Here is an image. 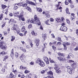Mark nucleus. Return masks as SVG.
Masks as SVG:
<instances>
[{
  "instance_id": "obj_1",
  "label": "nucleus",
  "mask_w": 78,
  "mask_h": 78,
  "mask_svg": "<svg viewBox=\"0 0 78 78\" xmlns=\"http://www.w3.org/2000/svg\"><path fill=\"white\" fill-rule=\"evenodd\" d=\"M53 72L51 71H50L48 72H47L48 75H51L50 76H48L47 77H44L43 78H53Z\"/></svg>"
},
{
  "instance_id": "obj_2",
  "label": "nucleus",
  "mask_w": 78,
  "mask_h": 78,
  "mask_svg": "<svg viewBox=\"0 0 78 78\" xmlns=\"http://www.w3.org/2000/svg\"><path fill=\"white\" fill-rule=\"evenodd\" d=\"M54 69L56 70V72L57 73H61V70H59L58 66L57 65L55 64V66Z\"/></svg>"
},
{
  "instance_id": "obj_3",
  "label": "nucleus",
  "mask_w": 78,
  "mask_h": 78,
  "mask_svg": "<svg viewBox=\"0 0 78 78\" xmlns=\"http://www.w3.org/2000/svg\"><path fill=\"white\" fill-rule=\"evenodd\" d=\"M3 42H0V48H1V49H3V50H5V49H6V48H7V47H6V46H4L3 45Z\"/></svg>"
},
{
  "instance_id": "obj_4",
  "label": "nucleus",
  "mask_w": 78,
  "mask_h": 78,
  "mask_svg": "<svg viewBox=\"0 0 78 78\" xmlns=\"http://www.w3.org/2000/svg\"><path fill=\"white\" fill-rule=\"evenodd\" d=\"M60 30L62 31H66L67 30V28L65 26H62L60 28Z\"/></svg>"
},
{
  "instance_id": "obj_5",
  "label": "nucleus",
  "mask_w": 78,
  "mask_h": 78,
  "mask_svg": "<svg viewBox=\"0 0 78 78\" xmlns=\"http://www.w3.org/2000/svg\"><path fill=\"white\" fill-rule=\"evenodd\" d=\"M67 71L70 75H72L73 73V71L71 67H69V68H68Z\"/></svg>"
},
{
  "instance_id": "obj_6",
  "label": "nucleus",
  "mask_w": 78,
  "mask_h": 78,
  "mask_svg": "<svg viewBox=\"0 0 78 78\" xmlns=\"http://www.w3.org/2000/svg\"><path fill=\"white\" fill-rule=\"evenodd\" d=\"M23 13L21 12L20 14V15L18 16V17L20 19H21V20H22V21H25V18L23 17Z\"/></svg>"
},
{
  "instance_id": "obj_7",
  "label": "nucleus",
  "mask_w": 78,
  "mask_h": 78,
  "mask_svg": "<svg viewBox=\"0 0 78 78\" xmlns=\"http://www.w3.org/2000/svg\"><path fill=\"white\" fill-rule=\"evenodd\" d=\"M57 58L60 61H67V59L65 58H62L61 57H58Z\"/></svg>"
},
{
  "instance_id": "obj_8",
  "label": "nucleus",
  "mask_w": 78,
  "mask_h": 78,
  "mask_svg": "<svg viewBox=\"0 0 78 78\" xmlns=\"http://www.w3.org/2000/svg\"><path fill=\"white\" fill-rule=\"evenodd\" d=\"M44 60V61L47 64H49V62L48 61V59L47 56L44 57L43 58Z\"/></svg>"
},
{
  "instance_id": "obj_9",
  "label": "nucleus",
  "mask_w": 78,
  "mask_h": 78,
  "mask_svg": "<svg viewBox=\"0 0 78 78\" xmlns=\"http://www.w3.org/2000/svg\"><path fill=\"white\" fill-rule=\"evenodd\" d=\"M35 16H34L35 23V24H37V22H39L40 20H39V19H38V18H37L36 17V15H35Z\"/></svg>"
},
{
  "instance_id": "obj_10",
  "label": "nucleus",
  "mask_w": 78,
  "mask_h": 78,
  "mask_svg": "<svg viewBox=\"0 0 78 78\" xmlns=\"http://www.w3.org/2000/svg\"><path fill=\"white\" fill-rule=\"evenodd\" d=\"M28 22V23H35V22L34 21V19H32L30 20H27Z\"/></svg>"
},
{
  "instance_id": "obj_11",
  "label": "nucleus",
  "mask_w": 78,
  "mask_h": 78,
  "mask_svg": "<svg viewBox=\"0 0 78 78\" xmlns=\"http://www.w3.org/2000/svg\"><path fill=\"white\" fill-rule=\"evenodd\" d=\"M40 41L39 39H37L35 40V43L36 44V45L37 46V47L39 46V41Z\"/></svg>"
},
{
  "instance_id": "obj_12",
  "label": "nucleus",
  "mask_w": 78,
  "mask_h": 78,
  "mask_svg": "<svg viewBox=\"0 0 78 78\" xmlns=\"http://www.w3.org/2000/svg\"><path fill=\"white\" fill-rule=\"evenodd\" d=\"M70 56H71L72 58H74L75 57V56L73 55L72 54V53H70L69 55H68V57H67V58H70Z\"/></svg>"
},
{
  "instance_id": "obj_13",
  "label": "nucleus",
  "mask_w": 78,
  "mask_h": 78,
  "mask_svg": "<svg viewBox=\"0 0 78 78\" xmlns=\"http://www.w3.org/2000/svg\"><path fill=\"white\" fill-rule=\"evenodd\" d=\"M56 40L58 41H60L61 42H62V41L61 40V38L59 37H57L56 38Z\"/></svg>"
},
{
  "instance_id": "obj_14",
  "label": "nucleus",
  "mask_w": 78,
  "mask_h": 78,
  "mask_svg": "<svg viewBox=\"0 0 78 78\" xmlns=\"http://www.w3.org/2000/svg\"><path fill=\"white\" fill-rule=\"evenodd\" d=\"M10 56L11 57H12L14 56V49H12L10 54Z\"/></svg>"
},
{
  "instance_id": "obj_15",
  "label": "nucleus",
  "mask_w": 78,
  "mask_h": 78,
  "mask_svg": "<svg viewBox=\"0 0 78 78\" xmlns=\"http://www.w3.org/2000/svg\"><path fill=\"white\" fill-rule=\"evenodd\" d=\"M10 78H15L16 77V76L12 74V73H10Z\"/></svg>"
},
{
  "instance_id": "obj_16",
  "label": "nucleus",
  "mask_w": 78,
  "mask_h": 78,
  "mask_svg": "<svg viewBox=\"0 0 78 78\" xmlns=\"http://www.w3.org/2000/svg\"><path fill=\"white\" fill-rule=\"evenodd\" d=\"M5 68H2V69L1 70V71H0V73L1 74L3 73H5Z\"/></svg>"
},
{
  "instance_id": "obj_17",
  "label": "nucleus",
  "mask_w": 78,
  "mask_h": 78,
  "mask_svg": "<svg viewBox=\"0 0 78 78\" xmlns=\"http://www.w3.org/2000/svg\"><path fill=\"white\" fill-rule=\"evenodd\" d=\"M37 9L38 12H41L42 11V9L40 8H37Z\"/></svg>"
},
{
  "instance_id": "obj_18",
  "label": "nucleus",
  "mask_w": 78,
  "mask_h": 78,
  "mask_svg": "<svg viewBox=\"0 0 78 78\" xmlns=\"http://www.w3.org/2000/svg\"><path fill=\"white\" fill-rule=\"evenodd\" d=\"M23 4H24V2H20L19 4H16V5H18L20 6H23Z\"/></svg>"
},
{
  "instance_id": "obj_19",
  "label": "nucleus",
  "mask_w": 78,
  "mask_h": 78,
  "mask_svg": "<svg viewBox=\"0 0 78 78\" xmlns=\"http://www.w3.org/2000/svg\"><path fill=\"white\" fill-rule=\"evenodd\" d=\"M21 30L22 32H24V31H25V26L23 27Z\"/></svg>"
},
{
  "instance_id": "obj_20",
  "label": "nucleus",
  "mask_w": 78,
  "mask_h": 78,
  "mask_svg": "<svg viewBox=\"0 0 78 78\" xmlns=\"http://www.w3.org/2000/svg\"><path fill=\"white\" fill-rule=\"evenodd\" d=\"M26 8L30 12H31V9L30 7L27 6L26 7Z\"/></svg>"
},
{
  "instance_id": "obj_21",
  "label": "nucleus",
  "mask_w": 78,
  "mask_h": 78,
  "mask_svg": "<svg viewBox=\"0 0 78 78\" xmlns=\"http://www.w3.org/2000/svg\"><path fill=\"white\" fill-rule=\"evenodd\" d=\"M58 55L61 58V57H64V54L62 53H58Z\"/></svg>"
},
{
  "instance_id": "obj_22",
  "label": "nucleus",
  "mask_w": 78,
  "mask_h": 78,
  "mask_svg": "<svg viewBox=\"0 0 78 78\" xmlns=\"http://www.w3.org/2000/svg\"><path fill=\"white\" fill-rule=\"evenodd\" d=\"M31 34H32V35H33V36H36L37 35V33H35V32H34V31H32L31 32Z\"/></svg>"
},
{
  "instance_id": "obj_23",
  "label": "nucleus",
  "mask_w": 78,
  "mask_h": 78,
  "mask_svg": "<svg viewBox=\"0 0 78 78\" xmlns=\"http://www.w3.org/2000/svg\"><path fill=\"white\" fill-rule=\"evenodd\" d=\"M59 4H58V5H57L56 6H57V8L56 9V10H58V9H62V7H60L59 8Z\"/></svg>"
},
{
  "instance_id": "obj_24",
  "label": "nucleus",
  "mask_w": 78,
  "mask_h": 78,
  "mask_svg": "<svg viewBox=\"0 0 78 78\" xmlns=\"http://www.w3.org/2000/svg\"><path fill=\"white\" fill-rule=\"evenodd\" d=\"M43 38L44 39V40H45L47 39V34H44L43 35Z\"/></svg>"
},
{
  "instance_id": "obj_25",
  "label": "nucleus",
  "mask_w": 78,
  "mask_h": 78,
  "mask_svg": "<svg viewBox=\"0 0 78 78\" xmlns=\"http://www.w3.org/2000/svg\"><path fill=\"white\" fill-rule=\"evenodd\" d=\"M42 61L41 60V59L40 58H38L37 60L36 61V63L37 64L41 62V61Z\"/></svg>"
},
{
  "instance_id": "obj_26",
  "label": "nucleus",
  "mask_w": 78,
  "mask_h": 78,
  "mask_svg": "<svg viewBox=\"0 0 78 78\" xmlns=\"http://www.w3.org/2000/svg\"><path fill=\"white\" fill-rule=\"evenodd\" d=\"M66 13H67L68 14H70V13L69 12V10L68 8H66Z\"/></svg>"
},
{
  "instance_id": "obj_27",
  "label": "nucleus",
  "mask_w": 78,
  "mask_h": 78,
  "mask_svg": "<svg viewBox=\"0 0 78 78\" xmlns=\"http://www.w3.org/2000/svg\"><path fill=\"white\" fill-rule=\"evenodd\" d=\"M55 20L57 22H59L61 21V19L59 18H57L55 19Z\"/></svg>"
},
{
  "instance_id": "obj_28",
  "label": "nucleus",
  "mask_w": 78,
  "mask_h": 78,
  "mask_svg": "<svg viewBox=\"0 0 78 78\" xmlns=\"http://www.w3.org/2000/svg\"><path fill=\"white\" fill-rule=\"evenodd\" d=\"M16 24L14 25V27L12 28V30H16Z\"/></svg>"
},
{
  "instance_id": "obj_29",
  "label": "nucleus",
  "mask_w": 78,
  "mask_h": 78,
  "mask_svg": "<svg viewBox=\"0 0 78 78\" xmlns=\"http://www.w3.org/2000/svg\"><path fill=\"white\" fill-rule=\"evenodd\" d=\"M10 20L12 22H13V23H16V21L14 20L13 19H10Z\"/></svg>"
},
{
  "instance_id": "obj_30",
  "label": "nucleus",
  "mask_w": 78,
  "mask_h": 78,
  "mask_svg": "<svg viewBox=\"0 0 78 78\" xmlns=\"http://www.w3.org/2000/svg\"><path fill=\"white\" fill-rule=\"evenodd\" d=\"M24 56H25V55H24V54H23L22 55H21L20 56V59H22V58H24Z\"/></svg>"
},
{
  "instance_id": "obj_31",
  "label": "nucleus",
  "mask_w": 78,
  "mask_h": 78,
  "mask_svg": "<svg viewBox=\"0 0 78 78\" xmlns=\"http://www.w3.org/2000/svg\"><path fill=\"white\" fill-rule=\"evenodd\" d=\"M11 37V41H14L15 40V37L14 36H12Z\"/></svg>"
},
{
  "instance_id": "obj_32",
  "label": "nucleus",
  "mask_w": 78,
  "mask_h": 78,
  "mask_svg": "<svg viewBox=\"0 0 78 78\" xmlns=\"http://www.w3.org/2000/svg\"><path fill=\"white\" fill-rule=\"evenodd\" d=\"M23 69H26V67H25L24 66H20V69L21 70H23Z\"/></svg>"
},
{
  "instance_id": "obj_33",
  "label": "nucleus",
  "mask_w": 78,
  "mask_h": 78,
  "mask_svg": "<svg viewBox=\"0 0 78 78\" xmlns=\"http://www.w3.org/2000/svg\"><path fill=\"white\" fill-rule=\"evenodd\" d=\"M43 45L44 46V47H43V49H42V50L43 51H44V50H45V47H46V46H45V44H44Z\"/></svg>"
},
{
  "instance_id": "obj_34",
  "label": "nucleus",
  "mask_w": 78,
  "mask_h": 78,
  "mask_svg": "<svg viewBox=\"0 0 78 78\" xmlns=\"http://www.w3.org/2000/svg\"><path fill=\"white\" fill-rule=\"evenodd\" d=\"M8 58V56H5V57H4V59L3 60V61H6V59Z\"/></svg>"
},
{
  "instance_id": "obj_35",
  "label": "nucleus",
  "mask_w": 78,
  "mask_h": 78,
  "mask_svg": "<svg viewBox=\"0 0 78 78\" xmlns=\"http://www.w3.org/2000/svg\"><path fill=\"white\" fill-rule=\"evenodd\" d=\"M63 45L64 46V49L65 50L67 49V48L66 47V44H65L63 43Z\"/></svg>"
},
{
  "instance_id": "obj_36",
  "label": "nucleus",
  "mask_w": 78,
  "mask_h": 78,
  "mask_svg": "<svg viewBox=\"0 0 78 78\" xmlns=\"http://www.w3.org/2000/svg\"><path fill=\"white\" fill-rule=\"evenodd\" d=\"M30 4L31 5H34V6H36V4L34 3L33 2H30Z\"/></svg>"
},
{
  "instance_id": "obj_37",
  "label": "nucleus",
  "mask_w": 78,
  "mask_h": 78,
  "mask_svg": "<svg viewBox=\"0 0 78 78\" xmlns=\"http://www.w3.org/2000/svg\"><path fill=\"white\" fill-rule=\"evenodd\" d=\"M5 54H6V53L5 51H2L1 53H0V55H5Z\"/></svg>"
},
{
  "instance_id": "obj_38",
  "label": "nucleus",
  "mask_w": 78,
  "mask_h": 78,
  "mask_svg": "<svg viewBox=\"0 0 78 78\" xmlns=\"http://www.w3.org/2000/svg\"><path fill=\"white\" fill-rule=\"evenodd\" d=\"M40 66H41V67H44V66H45V64H44V62H42V64H41Z\"/></svg>"
},
{
  "instance_id": "obj_39",
  "label": "nucleus",
  "mask_w": 78,
  "mask_h": 78,
  "mask_svg": "<svg viewBox=\"0 0 78 78\" xmlns=\"http://www.w3.org/2000/svg\"><path fill=\"white\" fill-rule=\"evenodd\" d=\"M73 50L74 51H78V47L77 46L75 48L73 49Z\"/></svg>"
},
{
  "instance_id": "obj_40",
  "label": "nucleus",
  "mask_w": 78,
  "mask_h": 78,
  "mask_svg": "<svg viewBox=\"0 0 78 78\" xmlns=\"http://www.w3.org/2000/svg\"><path fill=\"white\" fill-rule=\"evenodd\" d=\"M48 22H49V20H47L45 22V23L46 25H50V24H48Z\"/></svg>"
},
{
  "instance_id": "obj_41",
  "label": "nucleus",
  "mask_w": 78,
  "mask_h": 78,
  "mask_svg": "<svg viewBox=\"0 0 78 78\" xmlns=\"http://www.w3.org/2000/svg\"><path fill=\"white\" fill-rule=\"evenodd\" d=\"M15 55L16 58H17L19 56V54H18V53L16 52L15 53Z\"/></svg>"
},
{
  "instance_id": "obj_42",
  "label": "nucleus",
  "mask_w": 78,
  "mask_h": 78,
  "mask_svg": "<svg viewBox=\"0 0 78 78\" xmlns=\"http://www.w3.org/2000/svg\"><path fill=\"white\" fill-rule=\"evenodd\" d=\"M2 8H3V9H5V8H6L7 6L5 5H2Z\"/></svg>"
},
{
  "instance_id": "obj_43",
  "label": "nucleus",
  "mask_w": 78,
  "mask_h": 78,
  "mask_svg": "<svg viewBox=\"0 0 78 78\" xmlns=\"http://www.w3.org/2000/svg\"><path fill=\"white\" fill-rule=\"evenodd\" d=\"M28 28L29 29H30V28H32V25L31 24H29L28 26Z\"/></svg>"
},
{
  "instance_id": "obj_44",
  "label": "nucleus",
  "mask_w": 78,
  "mask_h": 78,
  "mask_svg": "<svg viewBox=\"0 0 78 78\" xmlns=\"http://www.w3.org/2000/svg\"><path fill=\"white\" fill-rule=\"evenodd\" d=\"M17 8H18V6H17L16 5H15L14 6V9H15V10H16V9H17Z\"/></svg>"
},
{
  "instance_id": "obj_45",
  "label": "nucleus",
  "mask_w": 78,
  "mask_h": 78,
  "mask_svg": "<svg viewBox=\"0 0 78 78\" xmlns=\"http://www.w3.org/2000/svg\"><path fill=\"white\" fill-rule=\"evenodd\" d=\"M26 3H28V4H30V2H30L28 0H26Z\"/></svg>"
},
{
  "instance_id": "obj_46",
  "label": "nucleus",
  "mask_w": 78,
  "mask_h": 78,
  "mask_svg": "<svg viewBox=\"0 0 78 78\" xmlns=\"http://www.w3.org/2000/svg\"><path fill=\"white\" fill-rule=\"evenodd\" d=\"M65 44L66 45H69L70 44V43L69 42H67V43H66V44Z\"/></svg>"
},
{
  "instance_id": "obj_47",
  "label": "nucleus",
  "mask_w": 78,
  "mask_h": 78,
  "mask_svg": "<svg viewBox=\"0 0 78 78\" xmlns=\"http://www.w3.org/2000/svg\"><path fill=\"white\" fill-rule=\"evenodd\" d=\"M72 65L73 66H72V67L73 68V67L74 68L75 67V66H76V64L75 63H73Z\"/></svg>"
},
{
  "instance_id": "obj_48",
  "label": "nucleus",
  "mask_w": 78,
  "mask_h": 78,
  "mask_svg": "<svg viewBox=\"0 0 78 78\" xmlns=\"http://www.w3.org/2000/svg\"><path fill=\"white\" fill-rule=\"evenodd\" d=\"M49 61H50V62H51V63L54 62V61H53V60H51V58H49Z\"/></svg>"
},
{
  "instance_id": "obj_49",
  "label": "nucleus",
  "mask_w": 78,
  "mask_h": 78,
  "mask_svg": "<svg viewBox=\"0 0 78 78\" xmlns=\"http://www.w3.org/2000/svg\"><path fill=\"white\" fill-rule=\"evenodd\" d=\"M75 18V17H73V16H71V19L72 20H74V19Z\"/></svg>"
},
{
  "instance_id": "obj_50",
  "label": "nucleus",
  "mask_w": 78,
  "mask_h": 78,
  "mask_svg": "<svg viewBox=\"0 0 78 78\" xmlns=\"http://www.w3.org/2000/svg\"><path fill=\"white\" fill-rule=\"evenodd\" d=\"M45 72V70H43L41 72V73H42V74H43V73H44Z\"/></svg>"
},
{
  "instance_id": "obj_51",
  "label": "nucleus",
  "mask_w": 78,
  "mask_h": 78,
  "mask_svg": "<svg viewBox=\"0 0 78 78\" xmlns=\"http://www.w3.org/2000/svg\"><path fill=\"white\" fill-rule=\"evenodd\" d=\"M46 16L47 17L49 18L50 17V15H49L48 14H46Z\"/></svg>"
},
{
  "instance_id": "obj_52",
  "label": "nucleus",
  "mask_w": 78,
  "mask_h": 78,
  "mask_svg": "<svg viewBox=\"0 0 78 78\" xmlns=\"http://www.w3.org/2000/svg\"><path fill=\"white\" fill-rule=\"evenodd\" d=\"M68 4H69V2H67V0H66L65 1V4L66 5H68Z\"/></svg>"
},
{
  "instance_id": "obj_53",
  "label": "nucleus",
  "mask_w": 78,
  "mask_h": 78,
  "mask_svg": "<svg viewBox=\"0 0 78 78\" xmlns=\"http://www.w3.org/2000/svg\"><path fill=\"white\" fill-rule=\"evenodd\" d=\"M22 51H23V52H24V53H25V52H26V50L25 49L23 48Z\"/></svg>"
},
{
  "instance_id": "obj_54",
  "label": "nucleus",
  "mask_w": 78,
  "mask_h": 78,
  "mask_svg": "<svg viewBox=\"0 0 78 78\" xmlns=\"http://www.w3.org/2000/svg\"><path fill=\"white\" fill-rule=\"evenodd\" d=\"M69 63L74 62V61H73L72 60H69Z\"/></svg>"
},
{
  "instance_id": "obj_55",
  "label": "nucleus",
  "mask_w": 78,
  "mask_h": 78,
  "mask_svg": "<svg viewBox=\"0 0 78 78\" xmlns=\"http://www.w3.org/2000/svg\"><path fill=\"white\" fill-rule=\"evenodd\" d=\"M52 48L55 51V50H56V47L55 46H52Z\"/></svg>"
},
{
  "instance_id": "obj_56",
  "label": "nucleus",
  "mask_w": 78,
  "mask_h": 78,
  "mask_svg": "<svg viewBox=\"0 0 78 78\" xmlns=\"http://www.w3.org/2000/svg\"><path fill=\"white\" fill-rule=\"evenodd\" d=\"M37 24L38 25H41V22H40V21L39 22H38L37 23Z\"/></svg>"
},
{
  "instance_id": "obj_57",
  "label": "nucleus",
  "mask_w": 78,
  "mask_h": 78,
  "mask_svg": "<svg viewBox=\"0 0 78 78\" xmlns=\"http://www.w3.org/2000/svg\"><path fill=\"white\" fill-rule=\"evenodd\" d=\"M51 36H52V37L53 38H55V35H54V34H51Z\"/></svg>"
},
{
  "instance_id": "obj_58",
  "label": "nucleus",
  "mask_w": 78,
  "mask_h": 78,
  "mask_svg": "<svg viewBox=\"0 0 78 78\" xmlns=\"http://www.w3.org/2000/svg\"><path fill=\"white\" fill-rule=\"evenodd\" d=\"M26 47L27 48H30V45L27 46Z\"/></svg>"
},
{
  "instance_id": "obj_59",
  "label": "nucleus",
  "mask_w": 78,
  "mask_h": 78,
  "mask_svg": "<svg viewBox=\"0 0 78 78\" xmlns=\"http://www.w3.org/2000/svg\"><path fill=\"white\" fill-rule=\"evenodd\" d=\"M30 65H34V63L33 62H31L30 63Z\"/></svg>"
},
{
  "instance_id": "obj_60",
  "label": "nucleus",
  "mask_w": 78,
  "mask_h": 78,
  "mask_svg": "<svg viewBox=\"0 0 78 78\" xmlns=\"http://www.w3.org/2000/svg\"><path fill=\"white\" fill-rule=\"evenodd\" d=\"M25 73H28V71L27 70H26L24 71Z\"/></svg>"
},
{
  "instance_id": "obj_61",
  "label": "nucleus",
  "mask_w": 78,
  "mask_h": 78,
  "mask_svg": "<svg viewBox=\"0 0 78 78\" xmlns=\"http://www.w3.org/2000/svg\"><path fill=\"white\" fill-rule=\"evenodd\" d=\"M66 21L68 23H69L70 22V21H69V19H67L66 20Z\"/></svg>"
},
{
  "instance_id": "obj_62",
  "label": "nucleus",
  "mask_w": 78,
  "mask_h": 78,
  "mask_svg": "<svg viewBox=\"0 0 78 78\" xmlns=\"http://www.w3.org/2000/svg\"><path fill=\"white\" fill-rule=\"evenodd\" d=\"M27 5V3L24 4L23 5V6H26Z\"/></svg>"
},
{
  "instance_id": "obj_63",
  "label": "nucleus",
  "mask_w": 78,
  "mask_h": 78,
  "mask_svg": "<svg viewBox=\"0 0 78 78\" xmlns=\"http://www.w3.org/2000/svg\"><path fill=\"white\" fill-rule=\"evenodd\" d=\"M19 35L20 36H23V34L22 33H20Z\"/></svg>"
},
{
  "instance_id": "obj_64",
  "label": "nucleus",
  "mask_w": 78,
  "mask_h": 78,
  "mask_svg": "<svg viewBox=\"0 0 78 78\" xmlns=\"http://www.w3.org/2000/svg\"><path fill=\"white\" fill-rule=\"evenodd\" d=\"M76 34H77V35H78V29H77L76 30Z\"/></svg>"
}]
</instances>
